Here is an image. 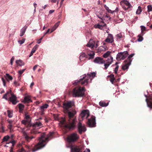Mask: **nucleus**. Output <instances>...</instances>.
I'll return each instance as SVG.
<instances>
[{
    "label": "nucleus",
    "instance_id": "nucleus-1",
    "mask_svg": "<svg viewBox=\"0 0 152 152\" xmlns=\"http://www.w3.org/2000/svg\"><path fill=\"white\" fill-rule=\"evenodd\" d=\"M74 105V103L72 101H69L64 102L63 107L64 110L68 113V117L66 118H61L59 120L61 126L70 130H73L76 127V119L75 115L76 112L75 110L73 111L72 112L69 111V109Z\"/></svg>",
    "mask_w": 152,
    "mask_h": 152
},
{
    "label": "nucleus",
    "instance_id": "nucleus-2",
    "mask_svg": "<svg viewBox=\"0 0 152 152\" xmlns=\"http://www.w3.org/2000/svg\"><path fill=\"white\" fill-rule=\"evenodd\" d=\"M54 132H50L47 135L45 133H43L39 137L38 139L39 142L35 145L34 147L28 146V148L30 151L32 152L41 149L44 147L49 140L51 138L53 135Z\"/></svg>",
    "mask_w": 152,
    "mask_h": 152
},
{
    "label": "nucleus",
    "instance_id": "nucleus-3",
    "mask_svg": "<svg viewBox=\"0 0 152 152\" xmlns=\"http://www.w3.org/2000/svg\"><path fill=\"white\" fill-rule=\"evenodd\" d=\"M91 75L86 74L80 77L81 78L79 80H76L73 83V84L75 85L81 84L82 85H87L89 82L90 79Z\"/></svg>",
    "mask_w": 152,
    "mask_h": 152
},
{
    "label": "nucleus",
    "instance_id": "nucleus-4",
    "mask_svg": "<svg viewBox=\"0 0 152 152\" xmlns=\"http://www.w3.org/2000/svg\"><path fill=\"white\" fill-rule=\"evenodd\" d=\"M86 90L84 87H76L73 90V95L75 97H82L84 95Z\"/></svg>",
    "mask_w": 152,
    "mask_h": 152
},
{
    "label": "nucleus",
    "instance_id": "nucleus-5",
    "mask_svg": "<svg viewBox=\"0 0 152 152\" xmlns=\"http://www.w3.org/2000/svg\"><path fill=\"white\" fill-rule=\"evenodd\" d=\"M11 91H10V92H7L3 95L2 98L8 100V97L10 96V95L11 96L9 98V100L12 102L13 104L15 105L18 102L17 101V97L16 96L10 92Z\"/></svg>",
    "mask_w": 152,
    "mask_h": 152
},
{
    "label": "nucleus",
    "instance_id": "nucleus-6",
    "mask_svg": "<svg viewBox=\"0 0 152 152\" xmlns=\"http://www.w3.org/2000/svg\"><path fill=\"white\" fill-rule=\"evenodd\" d=\"M21 122L22 124H24L28 127H30L32 126L34 127H39L40 128L43 126L42 124L40 121L36 122L33 124H32L30 121H29L23 120Z\"/></svg>",
    "mask_w": 152,
    "mask_h": 152
},
{
    "label": "nucleus",
    "instance_id": "nucleus-7",
    "mask_svg": "<svg viewBox=\"0 0 152 152\" xmlns=\"http://www.w3.org/2000/svg\"><path fill=\"white\" fill-rule=\"evenodd\" d=\"M79 136L76 133H73L68 135L67 137V141L69 142H74L79 139Z\"/></svg>",
    "mask_w": 152,
    "mask_h": 152
},
{
    "label": "nucleus",
    "instance_id": "nucleus-8",
    "mask_svg": "<svg viewBox=\"0 0 152 152\" xmlns=\"http://www.w3.org/2000/svg\"><path fill=\"white\" fill-rule=\"evenodd\" d=\"M122 7L125 10H127L128 12L131 10L132 8V7L131 4L128 1L126 0L123 1Z\"/></svg>",
    "mask_w": 152,
    "mask_h": 152
},
{
    "label": "nucleus",
    "instance_id": "nucleus-9",
    "mask_svg": "<svg viewBox=\"0 0 152 152\" xmlns=\"http://www.w3.org/2000/svg\"><path fill=\"white\" fill-rule=\"evenodd\" d=\"M96 117L92 115L91 117L88 119L87 124L89 127H95L96 126Z\"/></svg>",
    "mask_w": 152,
    "mask_h": 152
},
{
    "label": "nucleus",
    "instance_id": "nucleus-10",
    "mask_svg": "<svg viewBox=\"0 0 152 152\" xmlns=\"http://www.w3.org/2000/svg\"><path fill=\"white\" fill-rule=\"evenodd\" d=\"M128 52L126 51L123 52L119 53L117 55L116 59L118 60H124L128 56Z\"/></svg>",
    "mask_w": 152,
    "mask_h": 152
},
{
    "label": "nucleus",
    "instance_id": "nucleus-11",
    "mask_svg": "<svg viewBox=\"0 0 152 152\" xmlns=\"http://www.w3.org/2000/svg\"><path fill=\"white\" fill-rule=\"evenodd\" d=\"M77 131L80 134L85 132L86 130V127L84 125H82V124L79 122L77 124Z\"/></svg>",
    "mask_w": 152,
    "mask_h": 152
},
{
    "label": "nucleus",
    "instance_id": "nucleus-12",
    "mask_svg": "<svg viewBox=\"0 0 152 152\" xmlns=\"http://www.w3.org/2000/svg\"><path fill=\"white\" fill-rule=\"evenodd\" d=\"M90 115L89 112L88 110H83L80 115V118H81L83 120L85 117L86 118H87Z\"/></svg>",
    "mask_w": 152,
    "mask_h": 152
},
{
    "label": "nucleus",
    "instance_id": "nucleus-13",
    "mask_svg": "<svg viewBox=\"0 0 152 152\" xmlns=\"http://www.w3.org/2000/svg\"><path fill=\"white\" fill-rule=\"evenodd\" d=\"M105 63H104V68L105 69H107L110 64L113 62V57L111 56H110V58H108L107 60L105 61Z\"/></svg>",
    "mask_w": 152,
    "mask_h": 152
},
{
    "label": "nucleus",
    "instance_id": "nucleus-14",
    "mask_svg": "<svg viewBox=\"0 0 152 152\" xmlns=\"http://www.w3.org/2000/svg\"><path fill=\"white\" fill-rule=\"evenodd\" d=\"M86 53L87 54L86 55V58L90 60L94 58L95 55V53L94 51L86 49Z\"/></svg>",
    "mask_w": 152,
    "mask_h": 152
},
{
    "label": "nucleus",
    "instance_id": "nucleus-15",
    "mask_svg": "<svg viewBox=\"0 0 152 152\" xmlns=\"http://www.w3.org/2000/svg\"><path fill=\"white\" fill-rule=\"evenodd\" d=\"M86 46L93 48L94 47L96 48L98 47V45L96 44L95 46V42L93 39H90L88 43L86 45Z\"/></svg>",
    "mask_w": 152,
    "mask_h": 152
},
{
    "label": "nucleus",
    "instance_id": "nucleus-16",
    "mask_svg": "<svg viewBox=\"0 0 152 152\" xmlns=\"http://www.w3.org/2000/svg\"><path fill=\"white\" fill-rule=\"evenodd\" d=\"M24 135L26 140L28 142H30L32 139L35 138L36 137L35 135L30 136L25 132H24Z\"/></svg>",
    "mask_w": 152,
    "mask_h": 152
},
{
    "label": "nucleus",
    "instance_id": "nucleus-17",
    "mask_svg": "<svg viewBox=\"0 0 152 152\" xmlns=\"http://www.w3.org/2000/svg\"><path fill=\"white\" fill-rule=\"evenodd\" d=\"M95 63L99 64H103L105 63V61L103 58L99 57H97L95 58L94 61Z\"/></svg>",
    "mask_w": 152,
    "mask_h": 152
},
{
    "label": "nucleus",
    "instance_id": "nucleus-18",
    "mask_svg": "<svg viewBox=\"0 0 152 152\" xmlns=\"http://www.w3.org/2000/svg\"><path fill=\"white\" fill-rule=\"evenodd\" d=\"M105 42L109 43H112L114 41L113 37L111 34H108L107 38L104 40Z\"/></svg>",
    "mask_w": 152,
    "mask_h": 152
},
{
    "label": "nucleus",
    "instance_id": "nucleus-19",
    "mask_svg": "<svg viewBox=\"0 0 152 152\" xmlns=\"http://www.w3.org/2000/svg\"><path fill=\"white\" fill-rule=\"evenodd\" d=\"M106 26V24H104L103 25H100V24H98L95 25L94 27L95 28H99L102 30L104 28V27Z\"/></svg>",
    "mask_w": 152,
    "mask_h": 152
},
{
    "label": "nucleus",
    "instance_id": "nucleus-20",
    "mask_svg": "<svg viewBox=\"0 0 152 152\" xmlns=\"http://www.w3.org/2000/svg\"><path fill=\"white\" fill-rule=\"evenodd\" d=\"M125 64L122 66V69L123 70H125L128 69L129 66L130 65L131 63L128 62H124Z\"/></svg>",
    "mask_w": 152,
    "mask_h": 152
},
{
    "label": "nucleus",
    "instance_id": "nucleus-21",
    "mask_svg": "<svg viewBox=\"0 0 152 152\" xmlns=\"http://www.w3.org/2000/svg\"><path fill=\"white\" fill-rule=\"evenodd\" d=\"M24 103H29L32 102V101L29 96L25 97L24 100L23 102Z\"/></svg>",
    "mask_w": 152,
    "mask_h": 152
},
{
    "label": "nucleus",
    "instance_id": "nucleus-22",
    "mask_svg": "<svg viewBox=\"0 0 152 152\" xmlns=\"http://www.w3.org/2000/svg\"><path fill=\"white\" fill-rule=\"evenodd\" d=\"M103 13V12L101 10H100L99 11H97L96 13L97 16L102 20H103V17L102 16Z\"/></svg>",
    "mask_w": 152,
    "mask_h": 152
},
{
    "label": "nucleus",
    "instance_id": "nucleus-23",
    "mask_svg": "<svg viewBox=\"0 0 152 152\" xmlns=\"http://www.w3.org/2000/svg\"><path fill=\"white\" fill-rule=\"evenodd\" d=\"M60 24V22H58L56 23L53 26L51 29L50 33H51L54 31H55L56 28L58 27Z\"/></svg>",
    "mask_w": 152,
    "mask_h": 152
},
{
    "label": "nucleus",
    "instance_id": "nucleus-24",
    "mask_svg": "<svg viewBox=\"0 0 152 152\" xmlns=\"http://www.w3.org/2000/svg\"><path fill=\"white\" fill-rule=\"evenodd\" d=\"M4 77L8 82H9L10 80H12V77L9 74L7 73L4 76Z\"/></svg>",
    "mask_w": 152,
    "mask_h": 152
},
{
    "label": "nucleus",
    "instance_id": "nucleus-25",
    "mask_svg": "<svg viewBox=\"0 0 152 152\" xmlns=\"http://www.w3.org/2000/svg\"><path fill=\"white\" fill-rule=\"evenodd\" d=\"M18 108L19 109V112L20 113H23L24 106L21 103H20L18 104Z\"/></svg>",
    "mask_w": 152,
    "mask_h": 152
},
{
    "label": "nucleus",
    "instance_id": "nucleus-26",
    "mask_svg": "<svg viewBox=\"0 0 152 152\" xmlns=\"http://www.w3.org/2000/svg\"><path fill=\"white\" fill-rule=\"evenodd\" d=\"M27 27L24 26L20 30V36L22 37L24 34Z\"/></svg>",
    "mask_w": 152,
    "mask_h": 152
},
{
    "label": "nucleus",
    "instance_id": "nucleus-27",
    "mask_svg": "<svg viewBox=\"0 0 152 152\" xmlns=\"http://www.w3.org/2000/svg\"><path fill=\"white\" fill-rule=\"evenodd\" d=\"M134 53L130 55L127 58V59L124 61V62H128L129 63H131L132 61V59L131 58L134 55Z\"/></svg>",
    "mask_w": 152,
    "mask_h": 152
},
{
    "label": "nucleus",
    "instance_id": "nucleus-28",
    "mask_svg": "<svg viewBox=\"0 0 152 152\" xmlns=\"http://www.w3.org/2000/svg\"><path fill=\"white\" fill-rule=\"evenodd\" d=\"M16 63L20 66L24 65V63L21 60H17L16 61Z\"/></svg>",
    "mask_w": 152,
    "mask_h": 152
},
{
    "label": "nucleus",
    "instance_id": "nucleus-29",
    "mask_svg": "<svg viewBox=\"0 0 152 152\" xmlns=\"http://www.w3.org/2000/svg\"><path fill=\"white\" fill-rule=\"evenodd\" d=\"M99 104L100 106L104 107L107 106L108 104V103L106 104L105 102L102 101L99 102Z\"/></svg>",
    "mask_w": 152,
    "mask_h": 152
},
{
    "label": "nucleus",
    "instance_id": "nucleus-30",
    "mask_svg": "<svg viewBox=\"0 0 152 152\" xmlns=\"http://www.w3.org/2000/svg\"><path fill=\"white\" fill-rule=\"evenodd\" d=\"M48 106L49 105L48 104H45L40 107L39 109L41 110H44L45 109L47 108Z\"/></svg>",
    "mask_w": 152,
    "mask_h": 152
},
{
    "label": "nucleus",
    "instance_id": "nucleus-31",
    "mask_svg": "<svg viewBox=\"0 0 152 152\" xmlns=\"http://www.w3.org/2000/svg\"><path fill=\"white\" fill-rule=\"evenodd\" d=\"M110 53L111 52L110 51H108L103 54V56L104 58H107L109 56H110Z\"/></svg>",
    "mask_w": 152,
    "mask_h": 152
},
{
    "label": "nucleus",
    "instance_id": "nucleus-32",
    "mask_svg": "<svg viewBox=\"0 0 152 152\" xmlns=\"http://www.w3.org/2000/svg\"><path fill=\"white\" fill-rule=\"evenodd\" d=\"M91 75L90 78V81L91 82L92 79L95 76L96 73L94 72L91 73V74H88L87 75Z\"/></svg>",
    "mask_w": 152,
    "mask_h": 152
},
{
    "label": "nucleus",
    "instance_id": "nucleus-33",
    "mask_svg": "<svg viewBox=\"0 0 152 152\" xmlns=\"http://www.w3.org/2000/svg\"><path fill=\"white\" fill-rule=\"evenodd\" d=\"M118 64V62H116L115 65H116V67L115 68V69L114 70V71L115 74H117V72L118 70V69L119 68V66L118 65H117V64Z\"/></svg>",
    "mask_w": 152,
    "mask_h": 152
},
{
    "label": "nucleus",
    "instance_id": "nucleus-34",
    "mask_svg": "<svg viewBox=\"0 0 152 152\" xmlns=\"http://www.w3.org/2000/svg\"><path fill=\"white\" fill-rule=\"evenodd\" d=\"M9 138L10 137L8 135L4 136L3 139L2 143L4 142L7 141Z\"/></svg>",
    "mask_w": 152,
    "mask_h": 152
},
{
    "label": "nucleus",
    "instance_id": "nucleus-35",
    "mask_svg": "<svg viewBox=\"0 0 152 152\" xmlns=\"http://www.w3.org/2000/svg\"><path fill=\"white\" fill-rule=\"evenodd\" d=\"M86 55L85 54V53H81V54L80 55V59L81 60L83 58L85 57L86 58Z\"/></svg>",
    "mask_w": 152,
    "mask_h": 152
},
{
    "label": "nucleus",
    "instance_id": "nucleus-36",
    "mask_svg": "<svg viewBox=\"0 0 152 152\" xmlns=\"http://www.w3.org/2000/svg\"><path fill=\"white\" fill-rule=\"evenodd\" d=\"M142 11V10H141V7L140 6H139L138 7V8L136 12V14H140L141 13Z\"/></svg>",
    "mask_w": 152,
    "mask_h": 152
},
{
    "label": "nucleus",
    "instance_id": "nucleus-37",
    "mask_svg": "<svg viewBox=\"0 0 152 152\" xmlns=\"http://www.w3.org/2000/svg\"><path fill=\"white\" fill-rule=\"evenodd\" d=\"M147 104L148 107L152 108V97L151 99V100L148 102Z\"/></svg>",
    "mask_w": 152,
    "mask_h": 152
},
{
    "label": "nucleus",
    "instance_id": "nucleus-38",
    "mask_svg": "<svg viewBox=\"0 0 152 152\" xmlns=\"http://www.w3.org/2000/svg\"><path fill=\"white\" fill-rule=\"evenodd\" d=\"M104 7L105 9L108 12L112 13V11L110 10L109 9V8L106 5H104Z\"/></svg>",
    "mask_w": 152,
    "mask_h": 152
},
{
    "label": "nucleus",
    "instance_id": "nucleus-39",
    "mask_svg": "<svg viewBox=\"0 0 152 152\" xmlns=\"http://www.w3.org/2000/svg\"><path fill=\"white\" fill-rule=\"evenodd\" d=\"M38 48V45H35L34 46V47L32 49L31 52H32L33 53H34L36 50Z\"/></svg>",
    "mask_w": 152,
    "mask_h": 152
},
{
    "label": "nucleus",
    "instance_id": "nucleus-40",
    "mask_svg": "<svg viewBox=\"0 0 152 152\" xmlns=\"http://www.w3.org/2000/svg\"><path fill=\"white\" fill-rule=\"evenodd\" d=\"M7 113L8 114V116L9 118H11L12 116V113H11L10 110H7Z\"/></svg>",
    "mask_w": 152,
    "mask_h": 152
},
{
    "label": "nucleus",
    "instance_id": "nucleus-41",
    "mask_svg": "<svg viewBox=\"0 0 152 152\" xmlns=\"http://www.w3.org/2000/svg\"><path fill=\"white\" fill-rule=\"evenodd\" d=\"M25 70L26 69H24L22 70H19L18 71V74L20 75V76L18 77H21V74L23 73Z\"/></svg>",
    "mask_w": 152,
    "mask_h": 152
},
{
    "label": "nucleus",
    "instance_id": "nucleus-42",
    "mask_svg": "<svg viewBox=\"0 0 152 152\" xmlns=\"http://www.w3.org/2000/svg\"><path fill=\"white\" fill-rule=\"evenodd\" d=\"M138 38L137 39L138 41L139 42L142 41L143 39V38L142 37L141 35H138Z\"/></svg>",
    "mask_w": 152,
    "mask_h": 152
},
{
    "label": "nucleus",
    "instance_id": "nucleus-43",
    "mask_svg": "<svg viewBox=\"0 0 152 152\" xmlns=\"http://www.w3.org/2000/svg\"><path fill=\"white\" fill-rule=\"evenodd\" d=\"M25 39L24 38L23 39L21 40H19L18 41V43L20 45L24 43L25 42Z\"/></svg>",
    "mask_w": 152,
    "mask_h": 152
},
{
    "label": "nucleus",
    "instance_id": "nucleus-44",
    "mask_svg": "<svg viewBox=\"0 0 152 152\" xmlns=\"http://www.w3.org/2000/svg\"><path fill=\"white\" fill-rule=\"evenodd\" d=\"M148 12L152 11V7L151 5H149L148 6Z\"/></svg>",
    "mask_w": 152,
    "mask_h": 152
},
{
    "label": "nucleus",
    "instance_id": "nucleus-45",
    "mask_svg": "<svg viewBox=\"0 0 152 152\" xmlns=\"http://www.w3.org/2000/svg\"><path fill=\"white\" fill-rule=\"evenodd\" d=\"M140 27L141 28L142 33H143V31L145 30L146 28L144 26H140Z\"/></svg>",
    "mask_w": 152,
    "mask_h": 152
},
{
    "label": "nucleus",
    "instance_id": "nucleus-46",
    "mask_svg": "<svg viewBox=\"0 0 152 152\" xmlns=\"http://www.w3.org/2000/svg\"><path fill=\"white\" fill-rule=\"evenodd\" d=\"M1 80L3 82L4 86H5L6 85V81L4 79V78L3 77H2L1 78Z\"/></svg>",
    "mask_w": 152,
    "mask_h": 152
},
{
    "label": "nucleus",
    "instance_id": "nucleus-47",
    "mask_svg": "<svg viewBox=\"0 0 152 152\" xmlns=\"http://www.w3.org/2000/svg\"><path fill=\"white\" fill-rule=\"evenodd\" d=\"M18 152H26V151L23 148H22L21 149L18 150Z\"/></svg>",
    "mask_w": 152,
    "mask_h": 152
},
{
    "label": "nucleus",
    "instance_id": "nucleus-48",
    "mask_svg": "<svg viewBox=\"0 0 152 152\" xmlns=\"http://www.w3.org/2000/svg\"><path fill=\"white\" fill-rule=\"evenodd\" d=\"M14 58L13 57H12L11 58L10 60V63L12 65L13 63V61H14Z\"/></svg>",
    "mask_w": 152,
    "mask_h": 152
},
{
    "label": "nucleus",
    "instance_id": "nucleus-49",
    "mask_svg": "<svg viewBox=\"0 0 152 152\" xmlns=\"http://www.w3.org/2000/svg\"><path fill=\"white\" fill-rule=\"evenodd\" d=\"M25 118L26 119V120H25V121H29L31 122L30 120H28L30 118V117L29 115H25Z\"/></svg>",
    "mask_w": 152,
    "mask_h": 152
},
{
    "label": "nucleus",
    "instance_id": "nucleus-50",
    "mask_svg": "<svg viewBox=\"0 0 152 152\" xmlns=\"http://www.w3.org/2000/svg\"><path fill=\"white\" fill-rule=\"evenodd\" d=\"M115 80V78L114 77H113V78H110V80L111 82V83H112V84H113V82L114 80Z\"/></svg>",
    "mask_w": 152,
    "mask_h": 152
},
{
    "label": "nucleus",
    "instance_id": "nucleus-51",
    "mask_svg": "<svg viewBox=\"0 0 152 152\" xmlns=\"http://www.w3.org/2000/svg\"><path fill=\"white\" fill-rule=\"evenodd\" d=\"M108 77H110V78H113L114 77V75L113 74H111L107 76Z\"/></svg>",
    "mask_w": 152,
    "mask_h": 152
},
{
    "label": "nucleus",
    "instance_id": "nucleus-52",
    "mask_svg": "<svg viewBox=\"0 0 152 152\" xmlns=\"http://www.w3.org/2000/svg\"><path fill=\"white\" fill-rule=\"evenodd\" d=\"M14 84L15 85V86H19V84L17 81H15L14 82Z\"/></svg>",
    "mask_w": 152,
    "mask_h": 152
},
{
    "label": "nucleus",
    "instance_id": "nucleus-53",
    "mask_svg": "<svg viewBox=\"0 0 152 152\" xmlns=\"http://www.w3.org/2000/svg\"><path fill=\"white\" fill-rule=\"evenodd\" d=\"M50 29H49L45 33L43 36V37H44L46 34H48V33H50Z\"/></svg>",
    "mask_w": 152,
    "mask_h": 152
},
{
    "label": "nucleus",
    "instance_id": "nucleus-54",
    "mask_svg": "<svg viewBox=\"0 0 152 152\" xmlns=\"http://www.w3.org/2000/svg\"><path fill=\"white\" fill-rule=\"evenodd\" d=\"M43 37H42L41 38H40L38 40L37 42V43L39 44L41 42V41Z\"/></svg>",
    "mask_w": 152,
    "mask_h": 152
},
{
    "label": "nucleus",
    "instance_id": "nucleus-55",
    "mask_svg": "<svg viewBox=\"0 0 152 152\" xmlns=\"http://www.w3.org/2000/svg\"><path fill=\"white\" fill-rule=\"evenodd\" d=\"M12 124H9L8 126V127L10 130H11L12 129Z\"/></svg>",
    "mask_w": 152,
    "mask_h": 152
},
{
    "label": "nucleus",
    "instance_id": "nucleus-56",
    "mask_svg": "<svg viewBox=\"0 0 152 152\" xmlns=\"http://www.w3.org/2000/svg\"><path fill=\"white\" fill-rule=\"evenodd\" d=\"M119 11V9L118 7H117L115 10L114 11H113L112 12V13H113L114 12H118Z\"/></svg>",
    "mask_w": 152,
    "mask_h": 152
},
{
    "label": "nucleus",
    "instance_id": "nucleus-57",
    "mask_svg": "<svg viewBox=\"0 0 152 152\" xmlns=\"http://www.w3.org/2000/svg\"><path fill=\"white\" fill-rule=\"evenodd\" d=\"M8 123H9V124H12V123L13 122L11 120H8Z\"/></svg>",
    "mask_w": 152,
    "mask_h": 152
},
{
    "label": "nucleus",
    "instance_id": "nucleus-58",
    "mask_svg": "<svg viewBox=\"0 0 152 152\" xmlns=\"http://www.w3.org/2000/svg\"><path fill=\"white\" fill-rule=\"evenodd\" d=\"M37 66H38V65H36L35 66H34L33 68V70L34 71H35L37 69Z\"/></svg>",
    "mask_w": 152,
    "mask_h": 152
},
{
    "label": "nucleus",
    "instance_id": "nucleus-59",
    "mask_svg": "<svg viewBox=\"0 0 152 152\" xmlns=\"http://www.w3.org/2000/svg\"><path fill=\"white\" fill-rule=\"evenodd\" d=\"M117 37L119 38H121L122 37L121 35L119 34H118L117 35Z\"/></svg>",
    "mask_w": 152,
    "mask_h": 152
},
{
    "label": "nucleus",
    "instance_id": "nucleus-60",
    "mask_svg": "<svg viewBox=\"0 0 152 152\" xmlns=\"http://www.w3.org/2000/svg\"><path fill=\"white\" fill-rule=\"evenodd\" d=\"M54 11V10H50L49 11V13L51 14L53 13Z\"/></svg>",
    "mask_w": 152,
    "mask_h": 152
},
{
    "label": "nucleus",
    "instance_id": "nucleus-61",
    "mask_svg": "<svg viewBox=\"0 0 152 152\" xmlns=\"http://www.w3.org/2000/svg\"><path fill=\"white\" fill-rule=\"evenodd\" d=\"M31 133H33L35 134H36L37 133V132L34 130H32L31 131Z\"/></svg>",
    "mask_w": 152,
    "mask_h": 152
},
{
    "label": "nucleus",
    "instance_id": "nucleus-62",
    "mask_svg": "<svg viewBox=\"0 0 152 152\" xmlns=\"http://www.w3.org/2000/svg\"><path fill=\"white\" fill-rule=\"evenodd\" d=\"M11 143L12 144V146H13L15 143V140H12L11 142Z\"/></svg>",
    "mask_w": 152,
    "mask_h": 152
},
{
    "label": "nucleus",
    "instance_id": "nucleus-63",
    "mask_svg": "<svg viewBox=\"0 0 152 152\" xmlns=\"http://www.w3.org/2000/svg\"><path fill=\"white\" fill-rule=\"evenodd\" d=\"M45 123H48V119L47 118L45 117Z\"/></svg>",
    "mask_w": 152,
    "mask_h": 152
},
{
    "label": "nucleus",
    "instance_id": "nucleus-64",
    "mask_svg": "<svg viewBox=\"0 0 152 152\" xmlns=\"http://www.w3.org/2000/svg\"><path fill=\"white\" fill-rule=\"evenodd\" d=\"M42 110L40 112V114L41 115H43L44 114V110Z\"/></svg>",
    "mask_w": 152,
    "mask_h": 152
}]
</instances>
